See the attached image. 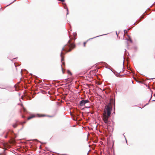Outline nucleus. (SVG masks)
<instances>
[{"label": "nucleus", "mask_w": 155, "mask_h": 155, "mask_svg": "<svg viewBox=\"0 0 155 155\" xmlns=\"http://www.w3.org/2000/svg\"><path fill=\"white\" fill-rule=\"evenodd\" d=\"M75 47V45L71 43L70 42V39L68 43V44L66 45L64 47H63L62 49V51L61 53L60 56L61 58V61L62 63V64L61 65L62 71L63 73L64 74V71L63 70V67L62 65H65V63L63 61L64 60V57L62 55L63 54H64L62 51H65L66 52H68L70 51L71 49V48H74Z\"/></svg>", "instance_id": "nucleus-1"}, {"label": "nucleus", "mask_w": 155, "mask_h": 155, "mask_svg": "<svg viewBox=\"0 0 155 155\" xmlns=\"http://www.w3.org/2000/svg\"><path fill=\"white\" fill-rule=\"evenodd\" d=\"M112 108L109 106H106L105 110L103 115L102 119L105 124L107 125L110 124V121L108 120L111 114Z\"/></svg>", "instance_id": "nucleus-2"}, {"label": "nucleus", "mask_w": 155, "mask_h": 155, "mask_svg": "<svg viewBox=\"0 0 155 155\" xmlns=\"http://www.w3.org/2000/svg\"><path fill=\"white\" fill-rule=\"evenodd\" d=\"M90 102V101L87 100H84L79 102V105L81 106H85V104Z\"/></svg>", "instance_id": "nucleus-3"}, {"label": "nucleus", "mask_w": 155, "mask_h": 155, "mask_svg": "<svg viewBox=\"0 0 155 155\" xmlns=\"http://www.w3.org/2000/svg\"><path fill=\"white\" fill-rule=\"evenodd\" d=\"M110 102H111V103L113 104L114 105V109H115V107H115V102H114V101L113 99H111L110 100Z\"/></svg>", "instance_id": "nucleus-4"}, {"label": "nucleus", "mask_w": 155, "mask_h": 155, "mask_svg": "<svg viewBox=\"0 0 155 155\" xmlns=\"http://www.w3.org/2000/svg\"><path fill=\"white\" fill-rule=\"evenodd\" d=\"M65 6H64V8L65 9H67V15H68V14H69V12H68V9L67 8V7H66V4H65Z\"/></svg>", "instance_id": "nucleus-5"}, {"label": "nucleus", "mask_w": 155, "mask_h": 155, "mask_svg": "<svg viewBox=\"0 0 155 155\" xmlns=\"http://www.w3.org/2000/svg\"><path fill=\"white\" fill-rule=\"evenodd\" d=\"M106 35V34H103V35H99V36H96L95 37H93V38H90L89 39V40H90V39H93V38H95L96 37H100V36H103V35Z\"/></svg>", "instance_id": "nucleus-6"}, {"label": "nucleus", "mask_w": 155, "mask_h": 155, "mask_svg": "<svg viewBox=\"0 0 155 155\" xmlns=\"http://www.w3.org/2000/svg\"><path fill=\"white\" fill-rule=\"evenodd\" d=\"M17 125L18 124L17 123H15L14 124H13L12 126L14 128H15L16 127Z\"/></svg>", "instance_id": "nucleus-7"}, {"label": "nucleus", "mask_w": 155, "mask_h": 155, "mask_svg": "<svg viewBox=\"0 0 155 155\" xmlns=\"http://www.w3.org/2000/svg\"><path fill=\"white\" fill-rule=\"evenodd\" d=\"M129 30V29H127V30H124V34H126L127 33L128 31Z\"/></svg>", "instance_id": "nucleus-8"}, {"label": "nucleus", "mask_w": 155, "mask_h": 155, "mask_svg": "<svg viewBox=\"0 0 155 155\" xmlns=\"http://www.w3.org/2000/svg\"><path fill=\"white\" fill-rule=\"evenodd\" d=\"M141 21V20H138L137 21H136V22L134 24V25H135L136 24H135L136 23V24H138V23H139L140 21Z\"/></svg>", "instance_id": "nucleus-9"}, {"label": "nucleus", "mask_w": 155, "mask_h": 155, "mask_svg": "<svg viewBox=\"0 0 155 155\" xmlns=\"http://www.w3.org/2000/svg\"><path fill=\"white\" fill-rule=\"evenodd\" d=\"M21 107H22L23 108V109L24 111V112H26V109L23 107V104H21Z\"/></svg>", "instance_id": "nucleus-10"}, {"label": "nucleus", "mask_w": 155, "mask_h": 155, "mask_svg": "<svg viewBox=\"0 0 155 155\" xmlns=\"http://www.w3.org/2000/svg\"><path fill=\"white\" fill-rule=\"evenodd\" d=\"M127 40L128 41H130L131 42H132V41L130 38H128L127 39Z\"/></svg>", "instance_id": "nucleus-11"}, {"label": "nucleus", "mask_w": 155, "mask_h": 155, "mask_svg": "<svg viewBox=\"0 0 155 155\" xmlns=\"http://www.w3.org/2000/svg\"><path fill=\"white\" fill-rule=\"evenodd\" d=\"M37 115H38V117H44V116H45V115H39V114H38Z\"/></svg>", "instance_id": "nucleus-12"}, {"label": "nucleus", "mask_w": 155, "mask_h": 155, "mask_svg": "<svg viewBox=\"0 0 155 155\" xmlns=\"http://www.w3.org/2000/svg\"><path fill=\"white\" fill-rule=\"evenodd\" d=\"M35 117V116L34 115H33V116H31V117H28V120H29V119H31V118H33V117Z\"/></svg>", "instance_id": "nucleus-13"}, {"label": "nucleus", "mask_w": 155, "mask_h": 155, "mask_svg": "<svg viewBox=\"0 0 155 155\" xmlns=\"http://www.w3.org/2000/svg\"><path fill=\"white\" fill-rule=\"evenodd\" d=\"M26 123V122L25 121H23V122H20V124H25V123Z\"/></svg>", "instance_id": "nucleus-14"}, {"label": "nucleus", "mask_w": 155, "mask_h": 155, "mask_svg": "<svg viewBox=\"0 0 155 155\" xmlns=\"http://www.w3.org/2000/svg\"><path fill=\"white\" fill-rule=\"evenodd\" d=\"M0 155H5V154L4 152L2 153H0Z\"/></svg>", "instance_id": "nucleus-15"}, {"label": "nucleus", "mask_w": 155, "mask_h": 155, "mask_svg": "<svg viewBox=\"0 0 155 155\" xmlns=\"http://www.w3.org/2000/svg\"><path fill=\"white\" fill-rule=\"evenodd\" d=\"M68 72L69 74L71 75V73L69 70L68 71Z\"/></svg>", "instance_id": "nucleus-16"}, {"label": "nucleus", "mask_w": 155, "mask_h": 155, "mask_svg": "<svg viewBox=\"0 0 155 155\" xmlns=\"http://www.w3.org/2000/svg\"><path fill=\"white\" fill-rule=\"evenodd\" d=\"M73 35H74V37H75L76 35L77 34H76V33H74L73 34Z\"/></svg>", "instance_id": "nucleus-17"}, {"label": "nucleus", "mask_w": 155, "mask_h": 155, "mask_svg": "<svg viewBox=\"0 0 155 155\" xmlns=\"http://www.w3.org/2000/svg\"><path fill=\"white\" fill-rule=\"evenodd\" d=\"M87 43V42H84V47H85V45Z\"/></svg>", "instance_id": "nucleus-18"}, {"label": "nucleus", "mask_w": 155, "mask_h": 155, "mask_svg": "<svg viewBox=\"0 0 155 155\" xmlns=\"http://www.w3.org/2000/svg\"><path fill=\"white\" fill-rule=\"evenodd\" d=\"M59 1H60L61 2H64L65 0H58Z\"/></svg>", "instance_id": "nucleus-19"}, {"label": "nucleus", "mask_w": 155, "mask_h": 155, "mask_svg": "<svg viewBox=\"0 0 155 155\" xmlns=\"http://www.w3.org/2000/svg\"><path fill=\"white\" fill-rule=\"evenodd\" d=\"M136 81L137 82H139V83H140L141 82L140 81H139L138 80H136Z\"/></svg>", "instance_id": "nucleus-20"}, {"label": "nucleus", "mask_w": 155, "mask_h": 155, "mask_svg": "<svg viewBox=\"0 0 155 155\" xmlns=\"http://www.w3.org/2000/svg\"><path fill=\"white\" fill-rule=\"evenodd\" d=\"M8 133H7L6 134H7V135L5 136V138H7V135H8Z\"/></svg>", "instance_id": "nucleus-21"}, {"label": "nucleus", "mask_w": 155, "mask_h": 155, "mask_svg": "<svg viewBox=\"0 0 155 155\" xmlns=\"http://www.w3.org/2000/svg\"><path fill=\"white\" fill-rule=\"evenodd\" d=\"M90 106H86L85 107V108H89L90 107Z\"/></svg>", "instance_id": "nucleus-22"}, {"label": "nucleus", "mask_w": 155, "mask_h": 155, "mask_svg": "<svg viewBox=\"0 0 155 155\" xmlns=\"http://www.w3.org/2000/svg\"><path fill=\"white\" fill-rule=\"evenodd\" d=\"M16 0H15L13 2H15V1H16ZM13 2H12V3H11L10 4H9L8 5H7V6H8V5H10V4H12V3H13Z\"/></svg>", "instance_id": "nucleus-23"}, {"label": "nucleus", "mask_w": 155, "mask_h": 155, "mask_svg": "<svg viewBox=\"0 0 155 155\" xmlns=\"http://www.w3.org/2000/svg\"><path fill=\"white\" fill-rule=\"evenodd\" d=\"M22 117L23 118H25V117L24 116H23V115L22 116Z\"/></svg>", "instance_id": "nucleus-24"}, {"label": "nucleus", "mask_w": 155, "mask_h": 155, "mask_svg": "<svg viewBox=\"0 0 155 155\" xmlns=\"http://www.w3.org/2000/svg\"><path fill=\"white\" fill-rule=\"evenodd\" d=\"M127 46H128L129 45H128V43L127 42Z\"/></svg>", "instance_id": "nucleus-25"}, {"label": "nucleus", "mask_w": 155, "mask_h": 155, "mask_svg": "<svg viewBox=\"0 0 155 155\" xmlns=\"http://www.w3.org/2000/svg\"><path fill=\"white\" fill-rule=\"evenodd\" d=\"M141 19H143V17H141Z\"/></svg>", "instance_id": "nucleus-26"}, {"label": "nucleus", "mask_w": 155, "mask_h": 155, "mask_svg": "<svg viewBox=\"0 0 155 155\" xmlns=\"http://www.w3.org/2000/svg\"><path fill=\"white\" fill-rule=\"evenodd\" d=\"M116 35H117V36H118V35L117 34V32L116 31Z\"/></svg>", "instance_id": "nucleus-27"}, {"label": "nucleus", "mask_w": 155, "mask_h": 155, "mask_svg": "<svg viewBox=\"0 0 155 155\" xmlns=\"http://www.w3.org/2000/svg\"><path fill=\"white\" fill-rule=\"evenodd\" d=\"M126 50L125 49V52H126Z\"/></svg>", "instance_id": "nucleus-28"}, {"label": "nucleus", "mask_w": 155, "mask_h": 155, "mask_svg": "<svg viewBox=\"0 0 155 155\" xmlns=\"http://www.w3.org/2000/svg\"><path fill=\"white\" fill-rule=\"evenodd\" d=\"M146 104L144 106H145L146 105H147V104Z\"/></svg>", "instance_id": "nucleus-29"}, {"label": "nucleus", "mask_w": 155, "mask_h": 155, "mask_svg": "<svg viewBox=\"0 0 155 155\" xmlns=\"http://www.w3.org/2000/svg\"><path fill=\"white\" fill-rule=\"evenodd\" d=\"M16 58H14V59H16Z\"/></svg>", "instance_id": "nucleus-30"}, {"label": "nucleus", "mask_w": 155, "mask_h": 155, "mask_svg": "<svg viewBox=\"0 0 155 155\" xmlns=\"http://www.w3.org/2000/svg\"><path fill=\"white\" fill-rule=\"evenodd\" d=\"M124 64V62H123V64Z\"/></svg>", "instance_id": "nucleus-31"}, {"label": "nucleus", "mask_w": 155, "mask_h": 155, "mask_svg": "<svg viewBox=\"0 0 155 155\" xmlns=\"http://www.w3.org/2000/svg\"><path fill=\"white\" fill-rule=\"evenodd\" d=\"M20 101L21 102V100L20 99Z\"/></svg>", "instance_id": "nucleus-32"}]
</instances>
